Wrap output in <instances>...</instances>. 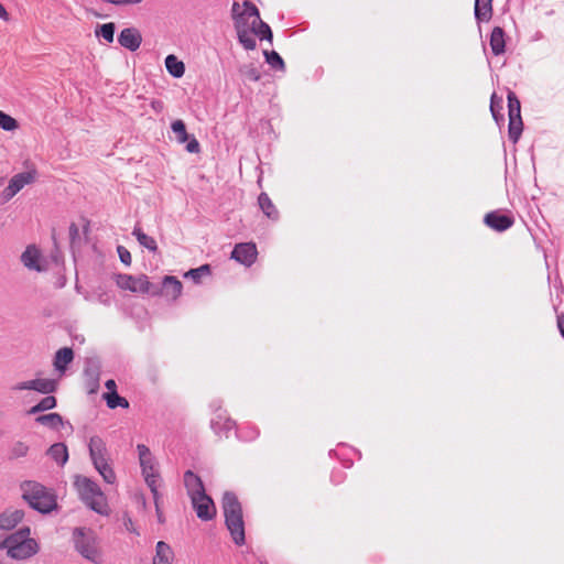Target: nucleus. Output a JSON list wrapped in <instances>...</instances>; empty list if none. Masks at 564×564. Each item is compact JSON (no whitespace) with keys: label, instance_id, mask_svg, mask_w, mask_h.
I'll return each instance as SVG.
<instances>
[{"label":"nucleus","instance_id":"8fccbe9b","mask_svg":"<svg viewBox=\"0 0 564 564\" xmlns=\"http://www.w3.org/2000/svg\"><path fill=\"white\" fill-rule=\"evenodd\" d=\"M557 326H558L561 335L564 337V315H560L557 317Z\"/></svg>","mask_w":564,"mask_h":564},{"label":"nucleus","instance_id":"b1692460","mask_svg":"<svg viewBox=\"0 0 564 564\" xmlns=\"http://www.w3.org/2000/svg\"><path fill=\"white\" fill-rule=\"evenodd\" d=\"M167 72L175 78H181L185 73V65L175 55H167L165 58Z\"/></svg>","mask_w":564,"mask_h":564},{"label":"nucleus","instance_id":"603ef678","mask_svg":"<svg viewBox=\"0 0 564 564\" xmlns=\"http://www.w3.org/2000/svg\"><path fill=\"white\" fill-rule=\"evenodd\" d=\"M160 499V494L158 492V500ZM155 509H156V513H158V518H159V521L160 522H163L162 520V513H161V510H160V506L158 505V507L155 506Z\"/></svg>","mask_w":564,"mask_h":564},{"label":"nucleus","instance_id":"c03bdc74","mask_svg":"<svg viewBox=\"0 0 564 564\" xmlns=\"http://www.w3.org/2000/svg\"><path fill=\"white\" fill-rule=\"evenodd\" d=\"M186 142H187L186 150L189 153H198L199 152V143L194 137L191 139L188 138V140Z\"/></svg>","mask_w":564,"mask_h":564},{"label":"nucleus","instance_id":"5701e85b","mask_svg":"<svg viewBox=\"0 0 564 564\" xmlns=\"http://www.w3.org/2000/svg\"><path fill=\"white\" fill-rule=\"evenodd\" d=\"M492 0H475V18L478 21H488L492 14Z\"/></svg>","mask_w":564,"mask_h":564},{"label":"nucleus","instance_id":"f3484780","mask_svg":"<svg viewBox=\"0 0 564 564\" xmlns=\"http://www.w3.org/2000/svg\"><path fill=\"white\" fill-rule=\"evenodd\" d=\"M485 224L496 231H505L513 225L510 216L499 214L497 212L488 213L484 219Z\"/></svg>","mask_w":564,"mask_h":564},{"label":"nucleus","instance_id":"6ab92c4d","mask_svg":"<svg viewBox=\"0 0 564 564\" xmlns=\"http://www.w3.org/2000/svg\"><path fill=\"white\" fill-rule=\"evenodd\" d=\"M173 556L171 546L163 541H159L155 547L153 564H172Z\"/></svg>","mask_w":564,"mask_h":564},{"label":"nucleus","instance_id":"0eeeda50","mask_svg":"<svg viewBox=\"0 0 564 564\" xmlns=\"http://www.w3.org/2000/svg\"><path fill=\"white\" fill-rule=\"evenodd\" d=\"M137 451L139 454V462L142 469V475L144 477V480L150 488L153 498H154V505L158 506V489L160 486V474L158 471L155 459L149 449L148 446L144 444H138Z\"/></svg>","mask_w":564,"mask_h":564},{"label":"nucleus","instance_id":"1a4fd4ad","mask_svg":"<svg viewBox=\"0 0 564 564\" xmlns=\"http://www.w3.org/2000/svg\"><path fill=\"white\" fill-rule=\"evenodd\" d=\"M36 178V171L31 170L21 172L12 176L8 186L1 193V202L7 203L11 200L21 189L26 185L32 184Z\"/></svg>","mask_w":564,"mask_h":564},{"label":"nucleus","instance_id":"bb28decb","mask_svg":"<svg viewBox=\"0 0 564 564\" xmlns=\"http://www.w3.org/2000/svg\"><path fill=\"white\" fill-rule=\"evenodd\" d=\"M258 203L262 212L271 219L278 218V210L275 209L272 200L265 193H261L258 197Z\"/></svg>","mask_w":564,"mask_h":564},{"label":"nucleus","instance_id":"4c0bfd02","mask_svg":"<svg viewBox=\"0 0 564 564\" xmlns=\"http://www.w3.org/2000/svg\"><path fill=\"white\" fill-rule=\"evenodd\" d=\"M95 468L97 469V471L100 474V476L107 484H115L116 474H115L112 467L109 465V462L98 465Z\"/></svg>","mask_w":564,"mask_h":564},{"label":"nucleus","instance_id":"e433bc0d","mask_svg":"<svg viewBox=\"0 0 564 564\" xmlns=\"http://www.w3.org/2000/svg\"><path fill=\"white\" fill-rule=\"evenodd\" d=\"M115 29L116 26L113 22L105 23L100 25L98 30H96V35L101 36L108 43H112L115 36Z\"/></svg>","mask_w":564,"mask_h":564},{"label":"nucleus","instance_id":"7ed1b4c3","mask_svg":"<svg viewBox=\"0 0 564 564\" xmlns=\"http://www.w3.org/2000/svg\"><path fill=\"white\" fill-rule=\"evenodd\" d=\"M221 502L226 527L229 530L234 542L237 545L245 544V522L241 503L237 496L229 491L224 494Z\"/></svg>","mask_w":564,"mask_h":564},{"label":"nucleus","instance_id":"7c9ffc66","mask_svg":"<svg viewBox=\"0 0 564 564\" xmlns=\"http://www.w3.org/2000/svg\"><path fill=\"white\" fill-rule=\"evenodd\" d=\"M523 123L521 117L512 118L509 116V138L517 142L522 133Z\"/></svg>","mask_w":564,"mask_h":564},{"label":"nucleus","instance_id":"cd10ccee","mask_svg":"<svg viewBox=\"0 0 564 564\" xmlns=\"http://www.w3.org/2000/svg\"><path fill=\"white\" fill-rule=\"evenodd\" d=\"M36 422L53 430H58L63 425V417L58 413H48L37 416Z\"/></svg>","mask_w":564,"mask_h":564},{"label":"nucleus","instance_id":"dca6fc26","mask_svg":"<svg viewBox=\"0 0 564 564\" xmlns=\"http://www.w3.org/2000/svg\"><path fill=\"white\" fill-rule=\"evenodd\" d=\"M24 518L21 509L9 508L0 513V530L10 531L14 529Z\"/></svg>","mask_w":564,"mask_h":564},{"label":"nucleus","instance_id":"39448f33","mask_svg":"<svg viewBox=\"0 0 564 564\" xmlns=\"http://www.w3.org/2000/svg\"><path fill=\"white\" fill-rule=\"evenodd\" d=\"M75 550L94 564H101L104 555L96 532L89 528H75L73 531Z\"/></svg>","mask_w":564,"mask_h":564},{"label":"nucleus","instance_id":"ddd939ff","mask_svg":"<svg viewBox=\"0 0 564 564\" xmlns=\"http://www.w3.org/2000/svg\"><path fill=\"white\" fill-rule=\"evenodd\" d=\"M88 448L94 467L109 462L106 443L100 436H91L89 440Z\"/></svg>","mask_w":564,"mask_h":564},{"label":"nucleus","instance_id":"37998d69","mask_svg":"<svg viewBox=\"0 0 564 564\" xmlns=\"http://www.w3.org/2000/svg\"><path fill=\"white\" fill-rule=\"evenodd\" d=\"M117 251H118L121 262L124 263L126 265H130L131 264V253L129 252V250L127 248H124L123 246H119L117 248Z\"/></svg>","mask_w":564,"mask_h":564},{"label":"nucleus","instance_id":"f704fd0d","mask_svg":"<svg viewBox=\"0 0 564 564\" xmlns=\"http://www.w3.org/2000/svg\"><path fill=\"white\" fill-rule=\"evenodd\" d=\"M508 112L512 118L521 117V105L520 100L514 93L509 91L508 94Z\"/></svg>","mask_w":564,"mask_h":564},{"label":"nucleus","instance_id":"a878e982","mask_svg":"<svg viewBox=\"0 0 564 564\" xmlns=\"http://www.w3.org/2000/svg\"><path fill=\"white\" fill-rule=\"evenodd\" d=\"M132 234L137 238L138 242L144 248L153 252L158 250L156 241L152 237L144 234L140 227L135 226Z\"/></svg>","mask_w":564,"mask_h":564},{"label":"nucleus","instance_id":"4468645a","mask_svg":"<svg viewBox=\"0 0 564 564\" xmlns=\"http://www.w3.org/2000/svg\"><path fill=\"white\" fill-rule=\"evenodd\" d=\"M118 42L122 47L134 52L140 47L142 43V36L139 30L135 28H126L120 32Z\"/></svg>","mask_w":564,"mask_h":564},{"label":"nucleus","instance_id":"aec40b11","mask_svg":"<svg viewBox=\"0 0 564 564\" xmlns=\"http://www.w3.org/2000/svg\"><path fill=\"white\" fill-rule=\"evenodd\" d=\"M490 47L495 55H500L505 52V31L500 26L492 29L490 34Z\"/></svg>","mask_w":564,"mask_h":564},{"label":"nucleus","instance_id":"20e7f679","mask_svg":"<svg viewBox=\"0 0 564 564\" xmlns=\"http://www.w3.org/2000/svg\"><path fill=\"white\" fill-rule=\"evenodd\" d=\"M0 547L7 549L8 555L15 560H25L39 552L37 542L30 538L29 527L21 528L7 536Z\"/></svg>","mask_w":564,"mask_h":564},{"label":"nucleus","instance_id":"de8ad7c7","mask_svg":"<svg viewBox=\"0 0 564 564\" xmlns=\"http://www.w3.org/2000/svg\"><path fill=\"white\" fill-rule=\"evenodd\" d=\"M151 108L159 113L164 109V104L161 100L153 99L151 101Z\"/></svg>","mask_w":564,"mask_h":564},{"label":"nucleus","instance_id":"09e8293b","mask_svg":"<svg viewBox=\"0 0 564 564\" xmlns=\"http://www.w3.org/2000/svg\"><path fill=\"white\" fill-rule=\"evenodd\" d=\"M106 388L109 390V392L116 391L117 384L113 379H109L105 383Z\"/></svg>","mask_w":564,"mask_h":564},{"label":"nucleus","instance_id":"a211bd4d","mask_svg":"<svg viewBox=\"0 0 564 564\" xmlns=\"http://www.w3.org/2000/svg\"><path fill=\"white\" fill-rule=\"evenodd\" d=\"M184 485L187 490L189 498L202 495L205 491L204 484L199 476L194 474L192 470H187L184 474Z\"/></svg>","mask_w":564,"mask_h":564},{"label":"nucleus","instance_id":"864d4df0","mask_svg":"<svg viewBox=\"0 0 564 564\" xmlns=\"http://www.w3.org/2000/svg\"><path fill=\"white\" fill-rule=\"evenodd\" d=\"M494 98H495V95H492V97H491L490 110H491L492 116L495 117V119H497L496 111H495V101H494Z\"/></svg>","mask_w":564,"mask_h":564},{"label":"nucleus","instance_id":"473e14b6","mask_svg":"<svg viewBox=\"0 0 564 564\" xmlns=\"http://www.w3.org/2000/svg\"><path fill=\"white\" fill-rule=\"evenodd\" d=\"M171 129L175 133L178 143H185L188 140V134L183 120H174L171 124Z\"/></svg>","mask_w":564,"mask_h":564},{"label":"nucleus","instance_id":"4be33fe9","mask_svg":"<svg viewBox=\"0 0 564 564\" xmlns=\"http://www.w3.org/2000/svg\"><path fill=\"white\" fill-rule=\"evenodd\" d=\"M163 290L167 296L176 300L182 293V283L175 276L166 275L163 279Z\"/></svg>","mask_w":564,"mask_h":564},{"label":"nucleus","instance_id":"9d476101","mask_svg":"<svg viewBox=\"0 0 564 564\" xmlns=\"http://www.w3.org/2000/svg\"><path fill=\"white\" fill-rule=\"evenodd\" d=\"M192 506L202 521H209L216 516L213 499L206 492L191 498Z\"/></svg>","mask_w":564,"mask_h":564},{"label":"nucleus","instance_id":"3c124183","mask_svg":"<svg viewBox=\"0 0 564 564\" xmlns=\"http://www.w3.org/2000/svg\"><path fill=\"white\" fill-rule=\"evenodd\" d=\"M0 18L4 21L9 20V13L7 12L6 8L0 3Z\"/></svg>","mask_w":564,"mask_h":564},{"label":"nucleus","instance_id":"58836bf2","mask_svg":"<svg viewBox=\"0 0 564 564\" xmlns=\"http://www.w3.org/2000/svg\"><path fill=\"white\" fill-rule=\"evenodd\" d=\"M239 73L248 80L258 82L261 77L260 72L252 65H243L239 68Z\"/></svg>","mask_w":564,"mask_h":564},{"label":"nucleus","instance_id":"2eb2a0df","mask_svg":"<svg viewBox=\"0 0 564 564\" xmlns=\"http://www.w3.org/2000/svg\"><path fill=\"white\" fill-rule=\"evenodd\" d=\"M41 252L34 245L28 246L21 254V262L23 265L29 270H34L37 272L45 270V268L41 264Z\"/></svg>","mask_w":564,"mask_h":564},{"label":"nucleus","instance_id":"c85d7f7f","mask_svg":"<svg viewBox=\"0 0 564 564\" xmlns=\"http://www.w3.org/2000/svg\"><path fill=\"white\" fill-rule=\"evenodd\" d=\"M104 399L106 400L107 402V406L109 409H116L118 406H121L123 409H127L129 408V402L126 398L123 397H120L117 391H112V392H107V393H104Z\"/></svg>","mask_w":564,"mask_h":564},{"label":"nucleus","instance_id":"f03ea898","mask_svg":"<svg viewBox=\"0 0 564 564\" xmlns=\"http://www.w3.org/2000/svg\"><path fill=\"white\" fill-rule=\"evenodd\" d=\"M23 500L41 513H50L57 508L56 496L35 480H24L20 485Z\"/></svg>","mask_w":564,"mask_h":564},{"label":"nucleus","instance_id":"423d86ee","mask_svg":"<svg viewBox=\"0 0 564 564\" xmlns=\"http://www.w3.org/2000/svg\"><path fill=\"white\" fill-rule=\"evenodd\" d=\"M75 486L82 500L95 512L99 514H108L109 508L107 499L99 486L85 476H77Z\"/></svg>","mask_w":564,"mask_h":564},{"label":"nucleus","instance_id":"a19ab883","mask_svg":"<svg viewBox=\"0 0 564 564\" xmlns=\"http://www.w3.org/2000/svg\"><path fill=\"white\" fill-rule=\"evenodd\" d=\"M29 446L23 442H17L13 444L10 451V458H20L24 457L28 454Z\"/></svg>","mask_w":564,"mask_h":564},{"label":"nucleus","instance_id":"49530a36","mask_svg":"<svg viewBox=\"0 0 564 564\" xmlns=\"http://www.w3.org/2000/svg\"><path fill=\"white\" fill-rule=\"evenodd\" d=\"M15 390H33V380L23 381L15 386Z\"/></svg>","mask_w":564,"mask_h":564},{"label":"nucleus","instance_id":"f257e3e1","mask_svg":"<svg viewBox=\"0 0 564 564\" xmlns=\"http://www.w3.org/2000/svg\"><path fill=\"white\" fill-rule=\"evenodd\" d=\"M231 18L239 43L243 48L252 51L257 47L254 36L272 43L271 28L261 20L258 8L251 1L234 2Z\"/></svg>","mask_w":564,"mask_h":564},{"label":"nucleus","instance_id":"5fc2aeb1","mask_svg":"<svg viewBox=\"0 0 564 564\" xmlns=\"http://www.w3.org/2000/svg\"><path fill=\"white\" fill-rule=\"evenodd\" d=\"M69 231H70V235H77L78 232V229H77V226L75 224H72L70 227H69Z\"/></svg>","mask_w":564,"mask_h":564},{"label":"nucleus","instance_id":"2f4dec72","mask_svg":"<svg viewBox=\"0 0 564 564\" xmlns=\"http://www.w3.org/2000/svg\"><path fill=\"white\" fill-rule=\"evenodd\" d=\"M56 406V399L53 395L43 398L37 404L29 410L30 414L40 413L46 410H51Z\"/></svg>","mask_w":564,"mask_h":564},{"label":"nucleus","instance_id":"72a5a7b5","mask_svg":"<svg viewBox=\"0 0 564 564\" xmlns=\"http://www.w3.org/2000/svg\"><path fill=\"white\" fill-rule=\"evenodd\" d=\"M263 55L265 57V62L271 65L275 69L283 70L285 64L282 57L275 51H263Z\"/></svg>","mask_w":564,"mask_h":564},{"label":"nucleus","instance_id":"f8f14e48","mask_svg":"<svg viewBox=\"0 0 564 564\" xmlns=\"http://www.w3.org/2000/svg\"><path fill=\"white\" fill-rule=\"evenodd\" d=\"M257 247L252 242L238 243L235 246L231 258L237 262L250 267L257 259Z\"/></svg>","mask_w":564,"mask_h":564},{"label":"nucleus","instance_id":"a18cd8bd","mask_svg":"<svg viewBox=\"0 0 564 564\" xmlns=\"http://www.w3.org/2000/svg\"><path fill=\"white\" fill-rule=\"evenodd\" d=\"M142 1L143 0H109L110 3L116 4V6L138 4Z\"/></svg>","mask_w":564,"mask_h":564},{"label":"nucleus","instance_id":"412c9836","mask_svg":"<svg viewBox=\"0 0 564 564\" xmlns=\"http://www.w3.org/2000/svg\"><path fill=\"white\" fill-rule=\"evenodd\" d=\"M74 359V352L72 348L64 347L56 351L54 358V367L56 370L64 372L67 365L70 364Z\"/></svg>","mask_w":564,"mask_h":564},{"label":"nucleus","instance_id":"79ce46f5","mask_svg":"<svg viewBox=\"0 0 564 564\" xmlns=\"http://www.w3.org/2000/svg\"><path fill=\"white\" fill-rule=\"evenodd\" d=\"M122 524L128 532L139 535V531L137 530L134 522L132 521V519L130 518V516L128 513H123Z\"/></svg>","mask_w":564,"mask_h":564},{"label":"nucleus","instance_id":"9b49d317","mask_svg":"<svg viewBox=\"0 0 564 564\" xmlns=\"http://www.w3.org/2000/svg\"><path fill=\"white\" fill-rule=\"evenodd\" d=\"M100 365L96 360H89L84 370V386L89 394H95L99 390Z\"/></svg>","mask_w":564,"mask_h":564},{"label":"nucleus","instance_id":"6e6552de","mask_svg":"<svg viewBox=\"0 0 564 564\" xmlns=\"http://www.w3.org/2000/svg\"><path fill=\"white\" fill-rule=\"evenodd\" d=\"M117 285L122 290H129L134 293H152L158 294V290L153 289L152 283L148 280V276L141 274L139 276H132L129 274H119L117 276Z\"/></svg>","mask_w":564,"mask_h":564},{"label":"nucleus","instance_id":"ea45409f","mask_svg":"<svg viewBox=\"0 0 564 564\" xmlns=\"http://www.w3.org/2000/svg\"><path fill=\"white\" fill-rule=\"evenodd\" d=\"M19 127L18 121L0 110V128L4 131H13Z\"/></svg>","mask_w":564,"mask_h":564},{"label":"nucleus","instance_id":"c756f323","mask_svg":"<svg viewBox=\"0 0 564 564\" xmlns=\"http://www.w3.org/2000/svg\"><path fill=\"white\" fill-rule=\"evenodd\" d=\"M56 381L52 379H34L33 380V390L41 393H51L56 390Z\"/></svg>","mask_w":564,"mask_h":564},{"label":"nucleus","instance_id":"393cba45","mask_svg":"<svg viewBox=\"0 0 564 564\" xmlns=\"http://www.w3.org/2000/svg\"><path fill=\"white\" fill-rule=\"evenodd\" d=\"M47 454L54 459L58 465L63 466L68 459L67 447L64 443H55L48 449Z\"/></svg>","mask_w":564,"mask_h":564},{"label":"nucleus","instance_id":"c9c22d12","mask_svg":"<svg viewBox=\"0 0 564 564\" xmlns=\"http://www.w3.org/2000/svg\"><path fill=\"white\" fill-rule=\"evenodd\" d=\"M210 273V265L203 264L196 269H191L185 273L186 278H191L195 283H199L203 276H206Z\"/></svg>","mask_w":564,"mask_h":564}]
</instances>
